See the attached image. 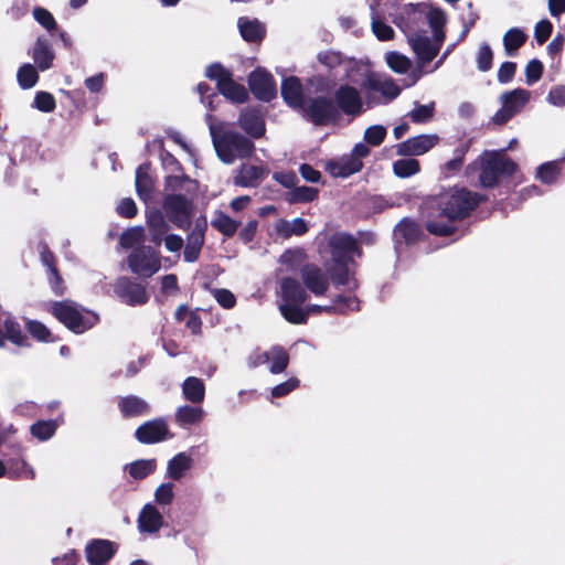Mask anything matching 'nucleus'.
<instances>
[{
	"mask_svg": "<svg viewBox=\"0 0 565 565\" xmlns=\"http://www.w3.org/2000/svg\"><path fill=\"white\" fill-rule=\"evenodd\" d=\"M358 72L361 78L358 75L349 74L348 79L353 84H360L366 92L369 99L372 98L374 93H380L383 98L377 103L390 102L399 95L401 89L393 78L381 74H366L367 70L365 67H360Z\"/></svg>",
	"mask_w": 565,
	"mask_h": 565,
	"instance_id": "1a4fd4ad",
	"label": "nucleus"
},
{
	"mask_svg": "<svg viewBox=\"0 0 565 565\" xmlns=\"http://www.w3.org/2000/svg\"><path fill=\"white\" fill-rule=\"evenodd\" d=\"M319 62L327 66L328 68L332 70L335 67H342L347 72V76L349 74L358 75V70L360 67H356V64L353 61H345L342 58V56L333 51H326L321 52L318 55Z\"/></svg>",
	"mask_w": 565,
	"mask_h": 565,
	"instance_id": "72a5a7b5",
	"label": "nucleus"
},
{
	"mask_svg": "<svg viewBox=\"0 0 565 565\" xmlns=\"http://www.w3.org/2000/svg\"><path fill=\"white\" fill-rule=\"evenodd\" d=\"M203 417L204 411L202 407L190 405L178 407L174 415L175 423L182 428L199 424Z\"/></svg>",
	"mask_w": 565,
	"mask_h": 565,
	"instance_id": "c9c22d12",
	"label": "nucleus"
},
{
	"mask_svg": "<svg viewBox=\"0 0 565 565\" xmlns=\"http://www.w3.org/2000/svg\"><path fill=\"white\" fill-rule=\"evenodd\" d=\"M206 230V221L198 220L195 222L194 228L188 236V244L184 248V260L188 263H193L198 259L201 248L204 244V233Z\"/></svg>",
	"mask_w": 565,
	"mask_h": 565,
	"instance_id": "b1692460",
	"label": "nucleus"
},
{
	"mask_svg": "<svg viewBox=\"0 0 565 565\" xmlns=\"http://www.w3.org/2000/svg\"><path fill=\"white\" fill-rule=\"evenodd\" d=\"M387 66L395 73L405 74L412 67V61L398 52H387L385 55Z\"/></svg>",
	"mask_w": 565,
	"mask_h": 565,
	"instance_id": "de8ad7c7",
	"label": "nucleus"
},
{
	"mask_svg": "<svg viewBox=\"0 0 565 565\" xmlns=\"http://www.w3.org/2000/svg\"><path fill=\"white\" fill-rule=\"evenodd\" d=\"M182 394L184 398L192 404L203 402L205 396V386L202 380L195 376L188 377L182 385Z\"/></svg>",
	"mask_w": 565,
	"mask_h": 565,
	"instance_id": "4c0bfd02",
	"label": "nucleus"
},
{
	"mask_svg": "<svg viewBox=\"0 0 565 565\" xmlns=\"http://www.w3.org/2000/svg\"><path fill=\"white\" fill-rule=\"evenodd\" d=\"M6 339L18 347L28 345L26 335L22 332L20 324L11 317L6 318L2 327H0V347L3 345Z\"/></svg>",
	"mask_w": 565,
	"mask_h": 565,
	"instance_id": "c756f323",
	"label": "nucleus"
},
{
	"mask_svg": "<svg viewBox=\"0 0 565 565\" xmlns=\"http://www.w3.org/2000/svg\"><path fill=\"white\" fill-rule=\"evenodd\" d=\"M338 107L348 116H359L363 113V100L360 92L349 85H341L335 92Z\"/></svg>",
	"mask_w": 565,
	"mask_h": 565,
	"instance_id": "a211bd4d",
	"label": "nucleus"
},
{
	"mask_svg": "<svg viewBox=\"0 0 565 565\" xmlns=\"http://www.w3.org/2000/svg\"><path fill=\"white\" fill-rule=\"evenodd\" d=\"M143 241L145 230L142 226L130 227L120 235V245L124 248H131L136 245L141 246Z\"/></svg>",
	"mask_w": 565,
	"mask_h": 565,
	"instance_id": "09e8293b",
	"label": "nucleus"
},
{
	"mask_svg": "<svg viewBox=\"0 0 565 565\" xmlns=\"http://www.w3.org/2000/svg\"><path fill=\"white\" fill-rule=\"evenodd\" d=\"M214 148L224 163H233L238 158L252 154L254 143L238 132L225 130L223 122H216L211 115L205 117Z\"/></svg>",
	"mask_w": 565,
	"mask_h": 565,
	"instance_id": "423d86ee",
	"label": "nucleus"
},
{
	"mask_svg": "<svg viewBox=\"0 0 565 565\" xmlns=\"http://www.w3.org/2000/svg\"><path fill=\"white\" fill-rule=\"evenodd\" d=\"M212 226L223 235L231 237L236 233L239 222L233 220L223 212H216L212 220Z\"/></svg>",
	"mask_w": 565,
	"mask_h": 565,
	"instance_id": "37998d69",
	"label": "nucleus"
},
{
	"mask_svg": "<svg viewBox=\"0 0 565 565\" xmlns=\"http://www.w3.org/2000/svg\"><path fill=\"white\" fill-rule=\"evenodd\" d=\"M526 34L519 28H512L503 35V45L507 55L513 56L516 51L525 43Z\"/></svg>",
	"mask_w": 565,
	"mask_h": 565,
	"instance_id": "ea45409f",
	"label": "nucleus"
},
{
	"mask_svg": "<svg viewBox=\"0 0 565 565\" xmlns=\"http://www.w3.org/2000/svg\"><path fill=\"white\" fill-rule=\"evenodd\" d=\"M307 292L300 282L295 278H282L278 291V308L282 317L296 324L305 323L311 313L317 312H340L353 311L359 309V301L355 297L339 296L334 299L332 306L312 305L302 308L301 305L307 300Z\"/></svg>",
	"mask_w": 565,
	"mask_h": 565,
	"instance_id": "f03ea898",
	"label": "nucleus"
},
{
	"mask_svg": "<svg viewBox=\"0 0 565 565\" xmlns=\"http://www.w3.org/2000/svg\"><path fill=\"white\" fill-rule=\"evenodd\" d=\"M516 171V163L502 152H488L480 160V183L482 186H493L500 177H511Z\"/></svg>",
	"mask_w": 565,
	"mask_h": 565,
	"instance_id": "9d476101",
	"label": "nucleus"
},
{
	"mask_svg": "<svg viewBox=\"0 0 565 565\" xmlns=\"http://www.w3.org/2000/svg\"><path fill=\"white\" fill-rule=\"evenodd\" d=\"M372 12V31L380 41L391 40L394 35V30L382 21V12L371 6Z\"/></svg>",
	"mask_w": 565,
	"mask_h": 565,
	"instance_id": "79ce46f5",
	"label": "nucleus"
},
{
	"mask_svg": "<svg viewBox=\"0 0 565 565\" xmlns=\"http://www.w3.org/2000/svg\"><path fill=\"white\" fill-rule=\"evenodd\" d=\"M153 178L147 164L140 166L136 171V190L140 200L149 203L153 199Z\"/></svg>",
	"mask_w": 565,
	"mask_h": 565,
	"instance_id": "cd10ccee",
	"label": "nucleus"
},
{
	"mask_svg": "<svg viewBox=\"0 0 565 565\" xmlns=\"http://www.w3.org/2000/svg\"><path fill=\"white\" fill-rule=\"evenodd\" d=\"M300 111L317 125H326L335 120L339 116L337 106L324 96L307 99Z\"/></svg>",
	"mask_w": 565,
	"mask_h": 565,
	"instance_id": "4468645a",
	"label": "nucleus"
},
{
	"mask_svg": "<svg viewBox=\"0 0 565 565\" xmlns=\"http://www.w3.org/2000/svg\"><path fill=\"white\" fill-rule=\"evenodd\" d=\"M118 406L125 417L142 416L149 412L148 403L134 395L120 398Z\"/></svg>",
	"mask_w": 565,
	"mask_h": 565,
	"instance_id": "e433bc0d",
	"label": "nucleus"
},
{
	"mask_svg": "<svg viewBox=\"0 0 565 565\" xmlns=\"http://www.w3.org/2000/svg\"><path fill=\"white\" fill-rule=\"evenodd\" d=\"M394 173L399 178H408L419 171V162L416 159H399L393 164Z\"/></svg>",
	"mask_w": 565,
	"mask_h": 565,
	"instance_id": "864d4df0",
	"label": "nucleus"
},
{
	"mask_svg": "<svg viewBox=\"0 0 565 565\" xmlns=\"http://www.w3.org/2000/svg\"><path fill=\"white\" fill-rule=\"evenodd\" d=\"M479 196L466 189H451L428 203L427 231L447 236L455 231L454 222L462 220L478 205Z\"/></svg>",
	"mask_w": 565,
	"mask_h": 565,
	"instance_id": "f257e3e1",
	"label": "nucleus"
},
{
	"mask_svg": "<svg viewBox=\"0 0 565 565\" xmlns=\"http://www.w3.org/2000/svg\"><path fill=\"white\" fill-rule=\"evenodd\" d=\"M388 18L406 36L425 30L427 24L429 28H438L446 23L445 12L426 3L404 4L401 12H388Z\"/></svg>",
	"mask_w": 565,
	"mask_h": 565,
	"instance_id": "39448f33",
	"label": "nucleus"
},
{
	"mask_svg": "<svg viewBox=\"0 0 565 565\" xmlns=\"http://www.w3.org/2000/svg\"><path fill=\"white\" fill-rule=\"evenodd\" d=\"M192 465L193 459L189 454L184 451L179 452L168 461L167 477L174 481H179L192 468Z\"/></svg>",
	"mask_w": 565,
	"mask_h": 565,
	"instance_id": "7c9ffc66",
	"label": "nucleus"
},
{
	"mask_svg": "<svg viewBox=\"0 0 565 565\" xmlns=\"http://www.w3.org/2000/svg\"><path fill=\"white\" fill-rule=\"evenodd\" d=\"M281 96L286 104L300 110L307 99L303 97L302 85L295 76L287 77L281 83Z\"/></svg>",
	"mask_w": 565,
	"mask_h": 565,
	"instance_id": "393cba45",
	"label": "nucleus"
},
{
	"mask_svg": "<svg viewBox=\"0 0 565 565\" xmlns=\"http://www.w3.org/2000/svg\"><path fill=\"white\" fill-rule=\"evenodd\" d=\"M56 420H39L30 427L31 435L40 441L50 439L57 429Z\"/></svg>",
	"mask_w": 565,
	"mask_h": 565,
	"instance_id": "a18cd8bd",
	"label": "nucleus"
},
{
	"mask_svg": "<svg viewBox=\"0 0 565 565\" xmlns=\"http://www.w3.org/2000/svg\"><path fill=\"white\" fill-rule=\"evenodd\" d=\"M128 266L140 277H151L159 271L161 259L151 246L141 245L129 254Z\"/></svg>",
	"mask_w": 565,
	"mask_h": 565,
	"instance_id": "f8f14e48",
	"label": "nucleus"
},
{
	"mask_svg": "<svg viewBox=\"0 0 565 565\" xmlns=\"http://www.w3.org/2000/svg\"><path fill=\"white\" fill-rule=\"evenodd\" d=\"M214 299L225 309H231L236 303V298L228 289H213Z\"/></svg>",
	"mask_w": 565,
	"mask_h": 565,
	"instance_id": "338daca9",
	"label": "nucleus"
},
{
	"mask_svg": "<svg viewBox=\"0 0 565 565\" xmlns=\"http://www.w3.org/2000/svg\"><path fill=\"white\" fill-rule=\"evenodd\" d=\"M268 174V170L263 166L244 163L235 172L234 184L242 188H255Z\"/></svg>",
	"mask_w": 565,
	"mask_h": 565,
	"instance_id": "412c9836",
	"label": "nucleus"
},
{
	"mask_svg": "<svg viewBox=\"0 0 565 565\" xmlns=\"http://www.w3.org/2000/svg\"><path fill=\"white\" fill-rule=\"evenodd\" d=\"M205 75L217 83L220 93L233 103H244L247 98V90L241 84L234 82L228 71L220 64H212L206 67Z\"/></svg>",
	"mask_w": 565,
	"mask_h": 565,
	"instance_id": "9b49d317",
	"label": "nucleus"
},
{
	"mask_svg": "<svg viewBox=\"0 0 565 565\" xmlns=\"http://www.w3.org/2000/svg\"><path fill=\"white\" fill-rule=\"evenodd\" d=\"M443 29L444 26L430 28L431 35L428 34L427 30H423L406 36L408 44L416 54L417 67L408 75L407 79L405 81V86H412L416 84L424 74L423 70L425 64L433 61L438 54L445 40V32Z\"/></svg>",
	"mask_w": 565,
	"mask_h": 565,
	"instance_id": "0eeeda50",
	"label": "nucleus"
},
{
	"mask_svg": "<svg viewBox=\"0 0 565 565\" xmlns=\"http://www.w3.org/2000/svg\"><path fill=\"white\" fill-rule=\"evenodd\" d=\"M173 483H161L154 491V501L159 505H169L174 499Z\"/></svg>",
	"mask_w": 565,
	"mask_h": 565,
	"instance_id": "13d9d810",
	"label": "nucleus"
},
{
	"mask_svg": "<svg viewBox=\"0 0 565 565\" xmlns=\"http://www.w3.org/2000/svg\"><path fill=\"white\" fill-rule=\"evenodd\" d=\"M26 328L31 335L36 340L43 342L51 341V332L43 323L39 321L29 320L26 322Z\"/></svg>",
	"mask_w": 565,
	"mask_h": 565,
	"instance_id": "e2e57ef3",
	"label": "nucleus"
},
{
	"mask_svg": "<svg viewBox=\"0 0 565 565\" xmlns=\"http://www.w3.org/2000/svg\"><path fill=\"white\" fill-rule=\"evenodd\" d=\"M438 142L436 135H420L409 138L397 146L401 156H422L429 151Z\"/></svg>",
	"mask_w": 565,
	"mask_h": 565,
	"instance_id": "aec40b11",
	"label": "nucleus"
},
{
	"mask_svg": "<svg viewBox=\"0 0 565 565\" xmlns=\"http://www.w3.org/2000/svg\"><path fill=\"white\" fill-rule=\"evenodd\" d=\"M559 174V169L554 162H546L537 168L536 175L544 183L554 182Z\"/></svg>",
	"mask_w": 565,
	"mask_h": 565,
	"instance_id": "052dcab7",
	"label": "nucleus"
},
{
	"mask_svg": "<svg viewBox=\"0 0 565 565\" xmlns=\"http://www.w3.org/2000/svg\"><path fill=\"white\" fill-rule=\"evenodd\" d=\"M307 255L302 248H289L285 250L279 257L280 270L282 271H296L301 270L306 266Z\"/></svg>",
	"mask_w": 565,
	"mask_h": 565,
	"instance_id": "473e14b6",
	"label": "nucleus"
},
{
	"mask_svg": "<svg viewBox=\"0 0 565 565\" xmlns=\"http://www.w3.org/2000/svg\"><path fill=\"white\" fill-rule=\"evenodd\" d=\"M270 353V367L269 371L274 374H278L285 371L288 365V354L280 347H273L269 350Z\"/></svg>",
	"mask_w": 565,
	"mask_h": 565,
	"instance_id": "3c124183",
	"label": "nucleus"
},
{
	"mask_svg": "<svg viewBox=\"0 0 565 565\" xmlns=\"http://www.w3.org/2000/svg\"><path fill=\"white\" fill-rule=\"evenodd\" d=\"M40 255H41L42 263L47 267L49 281H50L53 290L56 294H61L62 292V288H61L62 280L57 274L56 268L54 267L52 253L50 250H47L46 247H42Z\"/></svg>",
	"mask_w": 565,
	"mask_h": 565,
	"instance_id": "c03bdc74",
	"label": "nucleus"
},
{
	"mask_svg": "<svg viewBox=\"0 0 565 565\" xmlns=\"http://www.w3.org/2000/svg\"><path fill=\"white\" fill-rule=\"evenodd\" d=\"M198 182L185 174L168 175L166 179L162 207L178 228L190 227L193 214V198L198 192Z\"/></svg>",
	"mask_w": 565,
	"mask_h": 565,
	"instance_id": "7ed1b4c3",
	"label": "nucleus"
},
{
	"mask_svg": "<svg viewBox=\"0 0 565 565\" xmlns=\"http://www.w3.org/2000/svg\"><path fill=\"white\" fill-rule=\"evenodd\" d=\"M419 234L420 230L418 224L411 220L401 221L394 230L395 238L404 239L406 244L415 242Z\"/></svg>",
	"mask_w": 565,
	"mask_h": 565,
	"instance_id": "a19ab883",
	"label": "nucleus"
},
{
	"mask_svg": "<svg viewBox=\"0 0 565 565\" xmlns=\"http://www.w3.org/2000/svg\"><path fill=\"white\" fill-rule=\"evenodd\" d=\"M32 56L41 71H46L52 66L54 52L46 39L39 38L36 40Z\"/></svg>",
	"mask_w": 565,
	"mask_h": 565,
	"instance_id": "f704fd0d",
	"label": "nucleus"
},
{
	"mask_svg": "<svg viewBox=\"0 0 565 565\" xmlns=\"http://www.w3.org/2000/svg\"><path fill=\"white\" fill-rule=\"evenodd\" d=\"M135 436L141 444H156L172 437L168 423L163 418L143 423L137 428Z\"/></svg>",
	"mask_w": 565,
	"mask_h": 565,
	"instance_id": "f3484780",
	"label": "nucleus"
},
{
	"mask_svg": "<svg viewBox=\"0 0 565 565\" xmlns=\"http://www.w3.org/2000/svg\"><path fill=\"white\" fill-rule=\"evenodd\" d=\"M318 190L311 186H298L289 193V201L292 203L297 202H310L316 199Z\"/></svg>",
	"mask_w": 565,
	"mask_h": 565,
	"instance_id": "bf43d9fd",
	"label": "nucleus"
},
{
	"mask_svg": "<svg viewBox=\"0 0 565 565\" xmlns=\"http://www.w3.org/2000/svg\"><path fill=\"white\" fill-rule=\"evenodd\" d=\"M492 61H493V52H492L490 45L487 43L480 44L478 52H477V56H476L478 70L480 72L490 71L492 67Z\"/></svg>",
	"mask_w": 565,
	"mask_h": 565,
	"instance_id": "5fc2aeb1",
	"label": "nucleus"
},
{
	"mask_svg": "<svg viewBox=\"0 0 565 565\" xmlns=\"http://www.w3.org/2000/svg\"><path fill=\"white\" fill-rule=\"evenodd\" d=\"M115 294L129 306H140L148 301V295L139 284L130 281L128 278H119L114 285Z\"/></svg>",
	"mask_w": 565,
	"mask_h": 565,
	"instance_id": "6ab92c4d",
	"label": "nucleus"
},
{
	"mask_svg": "<svg viewBox=\"0 0 565 565\" xmlns=\"http://www.w3.org/2000/svg\"><path fill=\"white\" fill-rule=\"evenodd\" d=\"M86 558L89 565H105L115 554V545L106 540H96L87 544Z\"/></svg>",
	"mask_w": 565,
	"mask_h": 565,
	"instance_id": "5701e85b",
	"label": "nucleus"
},
{
	"mask_svg": "<svg viewBox=\"0 0 565 565\" xmlns=\"http://www.w3.org/2000/svg\"><path fill=\"white\" fill-rule=\"evenodd\" d=\"M241 128L254 138H259L265 134V122L256 110H246L239 116Z\"/></svg>",
	"mask_w": 565,
	"mask_h": 565,
	"instance_id": "2f4dec72",
	"label": "nucleus"
},
{
	"mask_svg": "<svg viewBox=\"0 0 565 565\" xmlns=\"http://www.w3.org/2000/svg\"><path fill=\"white\" fill-rule=\"evenodd\" d=\"M147 226L151 236V241L156 245L162 243L163 237L170 230L168 221L166 220L162 212L158 209H152L147 212Z\"/></svg>",
	"mask_w": 565,
	"mask_h": 565,
	"instance_id": "bb28decb",
	"label": "nucleus"
},
{
	"mask_svg": "<svg viewBox=\"0 0 565 565\" xmlns=\"http://www.w3.org/2000/svg\"><path fill=\"white\" fill-rule=\"evenodd\" d=\"M362 161L354 156H343L326 162V170L334 178H347L362 169Z\"/></svg>",
	"mask_w": 565,
	"mask_h": 565,
	"instance_id": "4be33fe9",
	"label": "nucleus"
},
{
	"mask_svg": "<svg viewBox=\"0 0 565 565\" xmlns=\"http://www.w3.org/2000/svg\"><path fill=\"white\" fill-rule=\"evenodd\" d=\"M308 231L307 223L303 218L297 217L291 221L278 220L274 225L275 237L287 239L295 236H300Z\"/></svg>",
	"mask_w": 565,
	"mask_h": 565,
	"instance_id": "c85d7f7f",
	"label": "nucleus"
},
{
	"mask_svg": "<svg viewBox=\"0 0 565 565\" xmlns=\"http://www.w3.org/2000/svg\"><path fill=\"white\" fill-rule=\"evenodd\" d=\"M301 286L306 292L315 297L326 296L330 287V278L327 273L317 265L309 264L301 268Z\"/></svg>",
	"mask_w": 565,
	"mask_h": 565,
	"instance_id": "2eb2a0df",
	"label": "nucleus"
},
{
	"mask_svg": "<svg viewBox=\"0 0 565 565\" xmlns=\"http://www.w3.org/2000/svg\"><path fill=\"white\" fill-rule=\"evenodd\" d=\"M329 246L332 260L327 266V270L333 284L335 286H343L348 290L355 289L358 285L348 266V263L354 256L360 255L355 239L344 233H337L330 237Z\"/></svg>",
	"mask_w": 565,
	"mask_h": 565,
	"instance_id": "20e7f679",
	"label": "nucleus"
},
{
	"mask_svg": "<svg viewBox=\"0 0 565 565\" xmlns=\"http://www.w3.org/2000/svg\"><path fill=\"white\" fill-rule=\"evenodd\" d=\"M18 83L23 89L35 86L39 79L36 68L32 64L22 65L17 74Z\"/></svg>",
	"mask_w": 565,
	"mask_h": 565,
	"instance_id": "8fccbe9b",
	"label": "nucleus"
},
{
	"mask_svg": "<svg viewBox=\"0 0 565 565\" xmlns=\"http://www.w3.org/2000/svg\"><path fill=\"white\" fill-rule=\"evenodd\" d=\"M435 111V104L430 103L427 105L416 104L414 109L408 114L412 121L416 124H423L429 121Z\"/></svg>",
	"mask_w": 565,
	"mask_h": 565,
	"instance_id": "6e6d98bb",
	"label": "nucleus"
},
{
	"mask_svg": "<svg viewBox=\"0 0 565 565\" xmlns=\"http://www.w3.org/2000/svg\"><path fill=\"white\" fill-rule=\"evenodd\" d=\"M248 85L254 96L260 100L269 102L276 97V83L271 74L264 68H257L249 74Z\"/></svg>",
	"mask_w": 565,
	"mask_h": 565,
	"instance_id": "dca6fc26",
	"label": "nucleus"
},
{
	"mask_svg": "<svg viewBox=\"0 0 565 565\" xmlns=\"http://www.w3.org/2000/svg\"><path fill=\"white\" fill-rule=\"evenodd\" d=\"M32 106L43 113H52L56 107L54 96L47 92H38Z\"/></svg>",
	"mask_w": 565,
	"mask_h": 565,
	"instance_id": "4d7b16f0",
	"label": "nucleus"
},
{
	"mask_svg": "<svg viewBox=\"0 0 565 565\" xmlns=\"http://www.w3.org/2000/svg\"><path fill=\"white\" fill-rule=\"evenodd\" d=\"M163 524V518L158 509L148 503L146 504L139 513L138 516V529L142 533H156L158 532Z\"/></svg>",
	"mask_w": 565,
	"mask_h": 565,
	"instance_id": "a878e982",
	"label": "nucleus"
},
{
	"mask_svg": "<svg viewBox=\"0 0 565 565\" xmlns=\"http://www.w3.org/2000/svg\"><path fill=\"white\" fill-rule=\"evenodd\" d=\"M52 313L70 330L75 333H83L90 329L98 321V316L92 311L79 309L72 301L55 302L52 306Z\"/></svg>",
	"mask_w": 565,
	"mask_h": 565,
	"instance_id": "6e6552de",
	"label": "nucleus"
},
{
	"mask_svg": "<svg viewBox=\"0 0 565 565\" xmlns=\"http://www.w3.org/2000/svg\"><path fill=\"white\" fill-rule=\"evenodd\" d=\"M387 131L382 125H374L369 127L364 132V140L371 146H379L383 142Z\"/></svg>",
	"mask_w": 565,
	"mask_h": 565,
	"instance_id": "680f3d73",
	"label": "nucleus"
},
{
	"mask_svg": "<svg viewBox=\"0 0 565 565\" xmlns=\"http://www.w3.org/2000/svg\"><path fill=\"white\" fill-rule=\"evenodd\" d=\"M547 102L556 107L565 106V86L553 87L547 95Z\"/></svg>",
	"mask_w": 565,
	"mask_h": 565,
	"instance_id": "774afa93",
	"label": "nucleus"
},
{
	"mask_svg": "<svg viewBox=\"0 0 565 565\" xmlns=\"http://www.w3.org/2000/svg\"><path fill=\"white\" fill-rule=\"evenodd\" d=\"M9 472L21 479L33 480L35 478L33 467L22 458L9 461Z\"/></svg>",
	"mask_w": 565,
	"mask_h": 565,
	"instance_id": "603ef678",
	"label": "nucleus"
},
{
	"mask_svg": "<svg viewBox=\"0 0 565 565\" xmlns=\"http://www.w3.org/2000/svg\"><path fill=\"white\" fill-rule=\"evenodd\" d=\"M154 459H140L127 466L129 475L134 479H143L156 470Z\"/></svg>",
	"mask_w": 565,
	"mask_h": 565,
	"instance_id": "49530a36",
	"label": "nucleus"
},
{
	"mask_svg": "<svg viewBox=\"0 0 565 565\" xmlns=\"http://www.w3.org/2000/svg\"><path fill=\"white\" fill-rule=\"evenodd\" d=\"M33 17L38 23L51 31L56 28V21L54 17L46 9L38 7L33 10Z\"/></svg>",
	"mask_w": 565,
	"mask_h": 565,
	"instance_id": "69168bd1",
	"label": "nucleus"
},
{
	"mask_svg": "<svg viewBox=\"0 0 565 565\" xmlns=\"http://www.w3.org/2000/svg\"><path fill=\"white\" fill-rule=\"evenodd\" d=\"M530 97L531 93L524 88H515L503 93L499 98L501 108L494 114L493 121L500 125L509 121L523 109Z\"/></svg>",
	"mask_w": 565,
	"mask_h": 565,
	"instance_id": "ddd939ff",
	"label": "nucleus"
},
{
	"mask_svg": "<svg viewBox=\"0 0 565 565\" xmlns=\"http://www.w3.org/2000/svg\"><path fill=\"white\" fill-rule=\"evenodd\" d=\"M543 73V64L539 60H531L525 66V82L533 85L540 81Z\"/></svg>",
	"mask_w": 565,
	"mask_h": 565,
	"instance_id": "0e129e2a",
	"label": "nucleus"
},
{
	"mask_svg": "<svg viewBox=\"0 0 565 565\" xmlns=\"http://www.w3.org/2000/svg\"><path fill=\"white\" fill-rule=\"evenodd\" d=\"M239 33L244 40L248 42H256L264 35V28L257 20H250L248 18H239L237 21Z\"/></svg>",
	"mask_w": 565,
	"mask_h": 565,
	"instance_id": "58836bf2",
	"label": "nucleus"
}]
</instances>
